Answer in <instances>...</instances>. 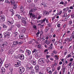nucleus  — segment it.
Wrapping results in <instances>:
<instances>
[{"mask_svg": "<svg viewBox=\"0 0 74 74\" xmlns=\"http://www.w3.org/2000/svg\"><path fill=\"white\" fill-rule=\"evenodd\" d=\"M3 34H4V37L6 38L7 37H8V38H10V34H11V33L10 32H8V31H6L4 32Z\"/></svg>", "mask_w": 74, "mask_h": 74, "instance_id": "1", "label": "nucleus"}, {"mask_svg": "<svg viewBox=\"0 0 74 74\" xmlns=\"http://www.w3.org/2000/svg\"><path fill=\"white\" fill-rule=\"evenodd\" d=\"M18 31L19 32L21 31L22 33H25V32H26V29L25 28L21 27L18 29Z\"/></svg>", "mask_w": 74, "mask_h": 74, "instance_id": "2", "label": "nucleus"}, {"mask_svg": "<svg viewBox=\"0 0 74 74\" xmlns=\"http://www.w3.org/2000/svg\"><path fill=\"white\" fill-rule=\"evenodd\" d=\"M5 18L4 15H0V22L5 21Z\"/></svg>", "mask_w": 74, "mask_h": 74, "instance_id": "3", "label": "nucleus"}, {"mask_svg": "<svg viewBox=\"0 0 74 74\" xmlns=\"http://www.w3.org/2000/svg\"><path fill=\"white\" fill-rule=\"evenodd\" d=\"M18 58H19V59L21 60H24L25 59V57L24 56V55L23 54L20 55L19 54L18 55Z\"/></svg>", "mask_w": 74, "mask_h": 74, "instance_id": "4", "label": "nucleus"}, {"mask_svg": "<svg viewBox=\"0 0 74 74\" xmlns=\"http://www.w3.org/2000/svg\"><path fill=\"white\" fill-rule=\"evenodd\" d=\"M14 21L13 20L9 19L8 20V22H7V23L8 25H12V24L14 23Z\"/></svg>", "mask_w": 74, "mask_h": 74, "instance_id": "5", "label": "nucleus"}, {"mask_svg": "<svg viewBox=\"0 0 74 74\" xmlns=\"http://www.w3.org/2000/svg\"><path fill=\"white\" fill-rule=\"evenodd\" d=\"M25 68L23 67H20L19 68V73L20 74H22L25 71Z\"/></svg>", "mask_w": 74, "mask_h": 74, "instance_id": "6", "label": "nucleus"}, {"mask_svg": "<svg viewBox=\"0 0 74 74\" xmlns=\"http://www.w3.org/2000/svg\"><path fill=\"white\" fill-rule=\"evenodd\" d=\"M31 65L29 64H27L26 66V69L27 70H31L33 69V66H30Z\"/></svg>", "mask_w": 74, "mask_h": 74, "instance_id": "7", "label": "nucleus"}, {"mask_svg": "<svg viewBox=\"0 0 74 74\" xmlns=\"http://www.w3.org/2000/svg\"><path fill=\"white\" fill-rule=\"evenodd\" d=\"M39 62L41 64L45 63V59L44 58H40L38 60Z\"/></svg>", "mask_w": 74, "mask_h": 74, "instance_id": "8", "label": "nucleus"}, {"mask_svg": "<svg viewBox=\"0 0 74 74\" xmlns=\"http://www.w3.org/2000/svg\"><path fill=\"white\" fill-rule=\"evenodd\" d=\"M35 70L36 73H38L39 72L40 68H39V66L38 65H36L35 66Z\"/></svg>", "mask_w": 74, "mask_h": 74, "instance_id": "9", "label": "nucleus"}, {"mask_svg": "<svg viewBox=\"0 0 74 74\" xmlns=\"http://www.w3.org/2000/svg\"><path fill=\"white\" fill-rule=\"evenodd\" d=\"M8 44V42H4L3 44L2 45H0V47L1 48H3V47H4L5 46H7Z\"/></svg>", "mask_w": 74, "mask_h": 74, "instance_id": "10", "label": "nucleus"}, {"mask_svg": "<svg viewBox=\"0 0 74 74\" xmlns=\"http://www.w3.org/2000/svg\"><path fill=\"white\" fill-rule=\"evenodd\" d=\"M41 5H43L44 8H47V4L45 3L44 2H42L40 4Z\"/></svg>", "mask_w": 74, "mask_h": 74, "instance_id": "11", "label": "nucleus"}, {"mask_svg": "<svg viewBox=\"0 0 74 74\" xmlns=\"http://www.w3.org/2000/svg\"><path fill=\"white\" fill-rule=\"evenodd\" d=\"M26 52L27 55H28V56H29L31 55V51H30L29 50H27L26 51Z\"/></svg>", "mask_w": 74, "mask_h": 74, "instance_id": "12", "label": "nucleus"}, {"mask_svg": "<svg viewBox=\"0 0 74 74\" xmlns=\"http://www.w3.org/2000/svg\"><path fill=\"white\" fill-rule=\"evenodd\" d=\"M18 44V41H14L13 42V46H16Z\"/></svg>", "mask_w": 74, "mask_h": 74, "instance_id": "13", "label": "nucleus"}, {"mask_svg": "<svg viewBox=\"0 0 74 74\" xmlns=\"http://www.w3.org/2000/svg\"><path fill=\"white\" fill-rule=\"evenodd\" d=\"M31 63L33 64V65H36V62L35 61H34V60H32L31 61Z\"/></svg>", "mask_w": 74, "mask_h": 74, "instance_id": "14", "label": "nucleus"}, {"mask_svg": "<svg viewBox=\"0 0 74 74\" xmlns=\"http://www.w3.org/2000/svg\"><path fill=\"white\" fill-rule=\"evenodd\" d=\"M3 60H1V58H0V69L1 68V67L2 66V64H3Z\"/></svg>", "mask_w": 74, "mask_h": 74, "instance_id": "15", "label": "nucleus"}, {"mask_svg": "<svg viewBox=\"0 0 74 74\" xmlns=\"http://www.w3.org/2000/svg\"><path fill=\"white\" fill-rule=\"evenodd\" d=\"M5 67L6 68H9L11 67V64H8L5 65Z\"/></svg>", "mask_w": 74, "mask_h": 74, "instance_id": "16", "label": "nucleus"}, {"mask_svg": "<svg viewBox=\"0 0 74 74\" xmlns=\"http://www.w3.org/2000/svg\"><path fill=\"white\" fill-rule=\"evenodd\" d=\"M1 73L3 74V73H4V72L5 71V68H4V67H2L1 69Z\"/></svg>", "mask_w": 74, "mask_h": 74, "instance_id": "17", "label": "nucleus"}, {"mask_svg": "<svg viewBox=\"0 0 74 74\" xmlns=\"http://www.w3.org/2000/svg\"><path fill=\"white\" fill-rule=\"evenodd\" d=\"M2 26H3V28H4L5 29H7V27H8L7 25H6L4 24H2Z\"/></svg>", "mask_w": 74, "mask_h": 74, "instance_id": "18", "label": "nucleus"}, {"mask_svg": "<svg viewBox=\"0 0 74 74\" xmlns=\"http://www.w3.org/2000/svg\"><path fill=\"white\" fill-rule=\"evenodd\" d=\"M10 2L11 3L12 5H13L15 4V1L14 0H11L10 1Z\"/></svg>", "mask_w": 74, "mask_h": 74, "instance_id": "19", "label": "nucleus"}, {"mask_svg": "<svg viewBox=\"0 0 74 74\" xmlns=\"http://www.w3.org/2000/svg\"><path fill=\"white\" fill-rule=\"evenodd\" d=\"M37 10V9L36 8H32L31 9V10H30L32 12H35Z\"/></svg>", "mask_w": 74, "mask_h": 74, "instance_id": "20", "label": "nucleus"}, {"mask_svg": "<svg viewBox=\"0 0 74 74\" xmlns=\"http://www.w3.org/2000/svg\"><path fill=\"white\" fill-rule=\"evenodd\" d=\"M10 11L12 12L11 15H14V11L13 10V9H10Z\"/></svg>", "mask_w": 74, "mask_h": 74, "instance_id": "21", "label": "nucleus"}, {"mask_svg": "<svg viewBox=\"0 0 74 74\" xmlns=\"http://www.w3.org/2000/svg\"><path fill=\"white\" fill-rule=\"evenodd\" d=\"M19 38L20 39H22V38H23V34H21L19 36Z\"/></svg>", "mask_w": 74, "mask_h": 74, "instance_id": "22", "label": "nucleus"}, {"mask_svg": "<svg viewBox=\"0 0 74 74\" xmlns=\"http://www.w3.org/2000/svg\"><path fill=\"white\" fill-rule=\"evenodd\" d=\"M26 19L22 21V22H23V23L24 24V25H26Z\"/></svg>", "mask_w": 74, "mask_h": 74, "instance_id": "23", "label": "nucleus"}, {"mask_svg": "<svg viewBox=\"0 0 74 74\" xmlns=\"http://www.w3.org/2000/svg\"><path fill=\"white\" fill-rule=\"evenodd\" d=\"M18 44H22L23 43L22 41H17Z\"/></svg>", "mask_w": 74, "mask_h": 74, "instance_id": "24", "label": "nucleus"}, {"mask_svg": "<svg viewBox=\"0 0 74 74\" xmlns=\"http://www.w3.org/2000/svg\"><path fill=\"white\" fill-rule=\"evenodd\" d=\"M16 26H17L18 28H19V27H20V26H21V25L20 24H17L16 25Z\"/></svg>", "mask_w": 74, "mask_h": 74, "instance_id": "25", "label": "nucleus"}, {"mask_svg": "<svg viewBox=\"0 0 74 74\" xmlns=\"http://www.w3.org/2000/svg\"><path fill=\"white\" fill-rule=\"evenodd\" d=\"M19 19L22 20V21H24V20H25L26 19H25V18H24V17H20V18Z\"/></svg>", "mask_w": 74, "mask_h": 74, "instance_id": "26", "label": "nucleus"}, {"mask_svg": "<svg viewBox=\"0 0 74 74\" xmlns=\"http://www.w3.org/2000/svg\"><path fill=\"white\" fill-rule=\"evenodd\" d=\"M33 12H32L31 10L29 11V14L30 16H32L33 15Z\"/></svg>", "mask_w": 74, "mask_h": 74, "instance_id": "27", "label": "nucleus"}, {"mask_svg": "<svg viewBox=\"0 0 74 74\" xmlns=\"http://www.w3.org/2000/svg\"><path fill=\"white\" fill-rule=\"evenodd\" d=\"M36 51H37V49H34V50L32 51V53H34L35 52H36L35 53H36Z\"/></svg>", "mask_w": 74, "mask_h": 74, "instance_id": "28", "label": "nucleus"}, {"mask_svg": "<svg viewBox=\"0 0 74 74\" xmlns=\"http://www.w3.org/2000/svg\"><path fill=\"white\" fill-rule=\"evenodd\" d=\"M44 14H45V15H49V12H45L44 13Z\"/></svg>", "mask_w": 74, "mask_h": 74, "instance_id": "29", "label": "nucleus"}, {"mask_svg": "<svg viewBox=\"0 0 74 74\" xmlns=\"http://www.w3.org/2000/svg\"><path fill=\"white\" fill-rule=\"evenodd\" d=\"M67 9H69V8L67 7V8H65L63 9V11H64L65 12H66V11H67V10H68V9L67 10Z\"/></svg>", "mask_w": 74, "mask_h": 74, "instance_id": "30", "label": "nucleus"}, {"mask_svg": "<svg viewBox=\"0 0 74 74\" xmlns=\"http://www.w3.org/2000/svg\"><path fill=\"white\" fill-rule=\"evenodd\" d=\"M50 69H51L50 67H48L46 68V70L47 71L49 72V71H50Z\"/></svg>", "mask_w": 74, "mask_h": 74, "instance_id": "31", "label": "nucleus"}, {"mask_svg": "<svg viewBox=\"0 0 74 74\" xmlns=\"http://www.w3.org/2000/svg\"><path fill=\"white\" fill-rule=\"evenodd\" d=\"M35 74L34 71V70H32L31 72V74Z\"/></svg>", "mask_w": 74, "mask_h": 74, "instance_id": "32", "label": "nucleus"}, {"mask_svg": "<svg viewBox=\"0 0 74 74\" xmlns=\"http://www.w3.org/2000/svg\"><path fill=\"white\" fill-rule=\"evenodd\" d=\"M69 39H70V38H66L65 39L64 41H69Z\"/></svg>", "mask_w": 74, "mask_h": 74, "instance_id": "33", "label": "nucleus"}, {"mask_svg": "<svg viewBox=\"0 0 74 74\" xmlns=\"http://www.w3.org/2000/svg\"><path fill=\"white\" fill-rule=\"evenodd\" d=\"M65 70H66V68H65V67H64V68H63V74H64Z\"/></svg>", "mask_w": 74, "mask_h": 74, "instance_id": "34", "label": "nucleus"}, {"mask_svg": "<svg viewBox=\"0 0 74 74\" xmlns=\"http://www.w3.org/2000/svg\"><path fill=\"white\" fill-rule=\"evenodd\" d=\"M52 47H53V44L52 43H51L50 45V47H49V48H51V49H52Z\"/></svg>", "mask_w": 74, "mask_h": 74, "instance_id": "35", "label": "nucleus"}, {"mask_svg": "<svg viewBox=\"0 0 74 74\" xmlns=\"http://www.w3.org/2000/svg\"><path fill=\"white\" fill-rule=\"evenodd\" d=\"M54 30V29H53V28H52L50 30V32L51 33H52L53 32V31Z\"/></svg>", "mask_w": 74, "mask_h": 74, "instance_id": "36", "label": "nucleus"}, {"mask_svg": "<svg viewBox=\"0 0 74 74\" xmlns=\"http://www.w3.org/2000/svg\"><path fill=\"white\" fill-rule=\"evenodd\" d=\"M19 65L18 64V63L17 64H16L14 65V66L15 67H19Z\"/></svg>", "mask_w": 74, "mask_h": 74, "instance_id": "37", "label": "nucleus"}, {"mask_svg": "<svg viewBox=\"0 0 74 74\" xmlns=\"http://www.w3.org/2000/svg\"><path fill=\"white\" fill-rule=\"evenodd\" d=\"M5 3H8V4H10V2L9 1H8V0H6L5 1Z\"/></svg>", "mask_w": 74, "mask_h": 74, "instance_id": "38", "label": "nucleus"}, {"mask_svg": "<svg viewBox=\"0 0 74 74\" xmlns=\"http://www.w3.org/2000/svg\"><path fill=\"white\" fill-rule=\"evenodd\" d=\"M73 37L72 36H71L70 37V38L69 40L68 41H72V40H73Z\"/></svg>", "mask_w": 74, "mask_h": 74, "instance_id": "39", "label": "nucleus"}, {"mask_svg": "<svg viewBox=\"0 0 74 74\" xmlns=\"http://www.w3.org/2000/svg\"><path fill=\"white\" fill-rule=\"evenodd\" d=\"M46 19L47 18H45L43 19V20L42 21V22L41 23H43V22H44L45 21H46Z\"/></svg>", "mask_w": 74, "mask_h": 74, "instance_id": "40", "label": "nucleus"}, {"mask_svg": "<svg viewBox=\"0 0 74 74\" xmlns=\"http://www.w3.org/2000/svg\"><path fill=\"white\" fill-rule=\"evenodd\" d=\"M45 41H46V42H47L46 44H47V45H49V44H50V41H49L48 42H47V40H45Z\"/></svg>", "mask_w": 74, "mask_h": 74, "instance_id": "41", "label": "nucleus"}, {"mask_svg": "<svg viewBox=\"0 0 74 74\" xmlns=\"http://www.w3.org/2000/svg\"><path fill=\"white\" fill-rule=\"evenodd\" d=\"M72 21H70L69 22V25H71V24H72Z\"/></svg>", "mask_w": 74, "mask_h": 74, "instance_id": "42", "label": "nucleus"}, {"mask_svg": "<svg viewBox=\"0 0 74 74\" xmlns=\"http://www.w3.org/2000/svg\"><path fill=\"white\" fill-rule=\"evenodd\" d=\"M30 5L32 7H34L35 6V5H34V3H32Z\"/></svg>", "mask_w": 74, "mask_h": 74, "instance_id": "43", "label": "nucleus"}, {"mask_svg": "<svg viewBox=\"0 0 74 74\" xmlns=\"http://www.w3.org/2000/svg\"><path fill=\"white\" fill-rule=\"evenodd\" d=\"M16 16L19 19H20L21 18V16L19 15H16Z\"/></svg>", "mask_w": 74, "mask_h": 74, "instance_id": "44", "label": "nucleus"}, {"mask_svg": "<svg viewBox=\"0 0 74 74\" xmlns=\"http://www.w3.org/2000/svg\"><path fill=\"white\" fill-rule=\"evenodd\" d=\"M53 53H55V54H56L58 52L57 51L55 50H54L53 51Z\"/></svg>", "mask_w": 74, "mask_h": 74, "instance_id": "45", "label": "nucleus"}, {"mask_svg": "<svg viewBox=\"0 0 74 74\" xmlns=\"http://www.w3.org/2000/svg\"><path fill=\"white\" fill-rule=\"evenodd\" d=\"M14 34H15V35L16 36L18 35V32H14Z\"/></svg>", "mask_w": 74, "mask_h": 74, "instance_id": "46", "label": "nucleus"}, {"mask_svg": "<svg viewBox=\"0 0 74 74\" xmlns=\"http://www.w3.org/2000/svg\"><path fill=\"white\" fill-rule=\"evenodd\" d=\"M10 71L12 72L13 71V68L12 67H10Z\"/></svg>", "mask_w": 74, "mask_h": 74, "instance_id": "47", "label": "nucleus"}, {"mask_svg": "<svg viewBox=\"0 0 74 74\" xmlns=\"http://www.w3.org/2000/svg\"><path fill=\"white\" fill-rule=\"evenodd\" d=\"M59 42L60 43V44H61V45H62V40H60L59 41Z\"/></svg>", "mask_w": 74, "mask_h": 74, "instance_id": "48", "label": "nucleus"}, {"mask_svg": "<svg viewBox=\"0 0 74 74\" xmlns=\"http://www.w3.org/2000/svg\"><path fill=\"white\" fill-rule=\"evenodd\" d=\"M60 4H62V5H63V4H64V2L63 1H62L60 3Z\"/></svg>", "mask_w": 74, "mask_h": 74, "instance_id": "49", "label": "nucleus"}, {"mask_svg": "<svg viewBox=\"0 0 74 74\" xmlns=\"http://www.w3.org/2000/svg\"><path fill=\"white\" fill-rule=\"evenodd\" d=\"M19 51H20V52H21L22 53H24V51L22 50H20Z\"/></svg>", "mask_w": 74, "mask_h": 74, "instance_id": "50", "label": "nucleus"}, {"mask_svg": "<svg viewBox=\"0 0 74 74\" xmlns=\"http://www.w3.org/2000/svg\"><path fill=\"white\" fill-rule=\"evenodd\" d=\"M20 12H22L23 11V8L20 9Z\"/></svg>", "mask_w": 74, "mask_h": 74, "instance_id": "51", "label": "nucleus"}, {"mask_svg": "<svg viewBox=\"0 0 74 74\" xmlns=\"http://www.w3.org/2000/svg\"><path fill=\"white\" fill-rule=\"evenodd\" d=\"M71 53H70V54H69L68 56H67V58H70V57H71Z\"/></svg>", "mask_w": 74, "mask_h": 74, "instance_id": "52", "label": "nucleus"}, {"mask_svg": "<svg viewBox=\"0 0 74 74\" xmlns=\"http://www.w3.org/2000/svg\"><path fill=\"white\" fill-rule=\"evenodd\" d=\"M60 23H58V25H57V27H60Z\"/></svg>", "mask_w": 74, "mask_h": 74, "instance_id": "53", "label": "nucleus"}, {"mask_svg": "<svg viewBox=\"0 0 74 74\" xmlns=\"http://www.w3.org/2000/svg\"><path fill=\"white\" fill-rule=\"evenodd\" d=\"M33 40H31L29 42V44H31V43L33 42Z\"/></svg>", "mask_w": 74, "mask_h": 74, "instance_id": "54", "label": "nucleus"}, {"mask_svg": "<svg viewBox=\"0 0 74 74\" xmlns=\"http://www.w3.org/2000/svg\"><path fill=\"white\" fill-rule=\"evenodd\" d=\"M67 1H66L64 3V6H66V4H67Z\"/></svg>", "mask_w": 74, "mask_h": 74, "instance_id": "55", "label": "nucleus"}, {"mask_svg": "<svg viewBox=\"0 0 74 74\" xmlns=\"http://www.w3.org/2000/svg\"><path fill=\"white\" fill-rule=\"evenodd\" d=\"M12 30V28L10 27L8 29V31H11Z\"/></svg>", "mask_w": 74, "mask_h": 74, "instance_id": "56", "label": "nucleus"}, {"mask_svg": "<svg viewBox=\"0 0 74 74\" xmlns=\"http://www.w3.org/2000/svg\"><path fill=\"white\" fill-rule=\"evenodd\" d=\"M66 16H67V13H64V17Z\"/></svg>", "mask_w": 74, "mask_h": 74, "instance_id": "57", "label": "nucleus"}, {"mask_svg": "<svg viewBox=\"0 0 74 74\" xmlns=\"http://www.w3.org/2000/svg\"><path fill=\"white\" fill-rule=\"evenodd\" d=\"M51 25H52V24H51V23H49V27H51Z\"/></svg>", "mask_w": 74, "mask_h": 74, "instance_id": "58", "label": "nucleus"}, {"mask_svg": "<svg viewBox=\"0 0 74 74\" xmlns=\"http://www.w3.org/2000/svg\"><path fill=\"white\" fill-rule=\"evenodd\" d=\"M3 37V35L1 34L0 33V38H1Z\"/></svg>", "mask_w": 74, "mask_h": 74, "instance_id": "59", "label": "nucleus"}, {"mask_svg": "<svg viewBox=\"0 0 74 74\" xmlns=\"http://www.w3.org/2000/svg\"><path fill=\"white\" fill-rule=\"evenodd\" d=\"M18 64L19 65V66L21 65V61H19L18 62H17Z\"/></svg>", "mask_w": 74, "mask_h": 74, "instance_id": "60", "label": "nucleus"}, {"mask_svg": "<svg viewBox=\"0 0 74 74\" xmlns=\"http://www.w3.org/2000/svg\"><path fill=\"white\" fill-rule=\"evenodd\" d=\"M60 67H61L60 66H59L57 68L58 70H59L60 69Z\"/></svg>", "mask_w": 74, "mask_h": 74, "instance_id": "61", "label": "nucleus"}, {"mask_svg": "<svg viewBox=\"0 0 74 74\" xmlns=\"http://www.w3.org/2000/svg\"><path fill=\"white\" fill-rule=\"evenodd\" d=\"M58 42H55L54 45H58Z\"/></svg>", "mask_w": 74, "mask_h": 74, "instance_id": "62", "label": "nucleus"}, {"mask_svg": "<svg viewBox=\"0 0 74 74\" xmlns=\"http://www.w3.org/2000/svg\"><path fill=\"white\" fill-rule=\"evenodd\" d=\"M33 0H27V1L29 3H31L32 1Z\"/></svg>", "mask_w": 74, "mask_h": 74, "instance_id": "63", "label": "nucleus"}, {"mask_svg": "<svg viewBox=\"0 0 74 74\" xmlns=\"http://www.w3.org/2000/svg\"><path fill=\"white\" fill-rule=\"evenodd\" d=\"M54 19H55V17L54 16V17L52 18V21H53Z\"/></svg>", "mask_w": 74, "mask_h": 74, "instance_id": "64", "label": "nucleus"}]
</instances>
